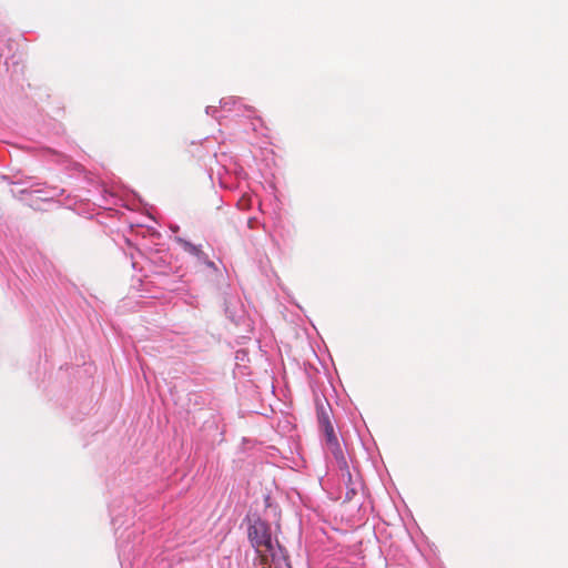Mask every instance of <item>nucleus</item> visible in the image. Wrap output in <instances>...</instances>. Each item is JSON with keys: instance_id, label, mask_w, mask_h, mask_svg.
<instances>
[{"instance_id": "6", "label": "nucleus", "mask_w": 568, "mask_h": 568, "mask_svg": "<svg viewBox=\"0 0 568 568\" xmlns=\"http://www.w3.org/2000/svg\"><path fill=\"white\" fill-rule=\"evenodd\" d=\"M318 422H320L321 427H325L326 423H331L328 415L324 410H321L318 413Z\"/></svg>"}, {"instance_id": "3", "label": "nucleus", "mask_w": 568, "mask_h": 568, "mask_svg": "<svg viewBox=\"0 0 568 568\" xmlns=\"http://www.w3.org/2000/svg\"><path fill=\"white\" fill-rule=\"evenodd\" d=\"M265 551L271 557L272 564L263 568H291L286 549L278 542L276 545L272 542L270 548H265Z\"/></svg>"}, {"instance_id": "5", "label": "nucleus", "mask_w": 568, "mask_h": 568, "mask_svg": "<svg viewBox=\"0 0 568 568\" xmlns=\"http://www.w3.org/2000/svg\"><path fill=\"white\" fill-rule=\"evenodd\" d=\"M339 477H342L339 475ZM341 480L346 485V488H347V491H346V499L347 500H351L353 498V496L356 495L357 490L355 487H353V477L351 478V481H344L343 478H341Z\"/></svg>"}, {"instance_id": "1", "label": "nucleus", "mask_w": 568, "mask_h": 568, "mask_svg": "<svg viewBox=\"0 0 568 568\" xmlns=\"http://www.w3.org/2000/svg\"><path fill=\"white\" fill-rule=\"evenodd\" d=\"M324 433L325 446L327 452L333 456L337 469L341 471V476L344 481H351L352 473L348 467V463L344 455V452L338 443L335 435L332 423H326L325 427H322Z\"/></svg>"}, {"instance_id": "7", "label": "nucleus", "mask_w": 568, "mask_h": 568, "mask_svg": "<svg viewBox=\"0 0 568 568\" xmlns=\"http://www.w3.org/2000/svg\"><path fill=\"white\" fill-rule=\"evenodd\" d=\"M194 252L197 253V254L203 253V251H200V250H196Z\"/></svg>"}, {"instance_id": "2", "label": "nucleus", "mask_w": 568, "mask_h": 568, "mask_svg": "<svg viewBox=\"0 0 568 568\" xmlns=\"http://www.w3.org/2000/svg\"><path fill=\"white\" fill-rule=\"evenodd\" d=\"M247 536L251 545L256 549L257 552L261 551V548H270L271 544L273 542L268 523L261 519L260 517L251 520V524L247 528Z\"/></svg>"}, {"instance_id": "4", "label": "nucleus", "mask_w": 568, "mask_h": 568, "mask_svg": "<svg viewBox=\"0 0 568 568\" xmlns=\"http://www.w3.org/2000/svg\"><path fill=\"white\" fill-rule=\"evenodd\" d=\"M225 313L227 317L234 323H237L242 317V310H231L229 302L225 303Z\"/></svg>"}]
</instances>
